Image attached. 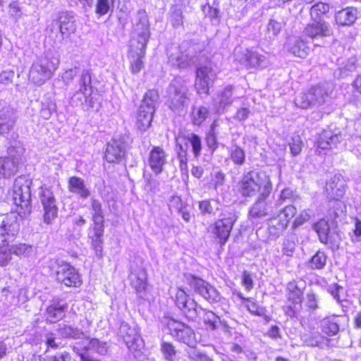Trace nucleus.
<instances>
[{
    "instance_id": "obj_1",
    "label": "nucleus",
    "mask_w": 361,
    "mask_h": 361,
    "mask_svg": "<svg viewBox=\"0 0 361 361\" xmlns=\"http://www.w3.org/2000/svg\"><path fill=\"white\" fill-rule=\"evenodd\" d=\"M134 36L129 44L128 56L130 59V68L133 74L139 73L144 66L143 58L149 36L147 23H137L134 27Z\"/></svg>"
},
{
    "instance_id": "obj_2",
    "label": "nucleus",
    "mask_w": 361,
    "mask_h": 361,
    "mask_svg": "<svg viewBox=\"0 0 361 361\" xmlns=\"http://www.w3.org/2000/svg\"><path fill=\"white\" fill-rule=\"evenodd\" d=\"M272 186L269 177L266 173H257L249 172L245 174L240 182V192L244 197H252L257 192L262 197H268Z\"/></svg>"
},
{
    "instance_id": "obj_3",
    "label": "nucleus",
    "mask_w": 361,
    "mask_h": 361,
    "mask_svg": "<svg viewBox=\"0 0 361 361\" xmlns=\"http://www.w3.org/2000/svg\"><path fill=\"white\" fill-rule=\"evenodd\" d=\"M58 269L54 272L55 281L67 288H78L82 284V276L78 270L66 261H56Z\"/></svg>"
},
{
    "instance_id": "obj_4",
    "label": "nucleus",
    "mask_w": 361,
    "mask_h": 361,
    "mask_svg": "<svg viewBox=\"0 0 361 361\" xmlns=\"http://www.w3.org/2000/svg\"><path fill=\"white\" fill-rule=\"evenodd\" d=\"M188 88L186 81L180 78H175L168 87L166 104L173 111L182 109L187 105Z\"/></svg>"
},
{
    "instance_id": "obj_5",
    "label": "nucleus",
    "mask_w": 361,
    "mask_h": 361,
    "mask_svg": "<svg viewBox=\"0 0 361 361\" xmlns=\"http://www.w3.org/2000/svg\"><path fill=\"white\" fill-rule=\"evenodd\" d=\"M30 181L25 178H18L13 185V201L18 209V212L25 214L30 212L31 192Z\"/></svg>"
},
{
    "instance_id": "obj_6",
    "label": "nucleus",
    "mask_w": 361,
    "mask_h": 361,
    "mask_svg": "<svg viewBox=\"0 0 361 361\" xmlns=\"http://www.w3.org/2000/svg\"><path fill=\"white\" fill-rule=\"evenodd\" d=\"M162 323L165 326L164 331H169L177 341L185 343L189 348L195 345V334L190 327L172 317H164Z\"/></svg>"
},
{
    "instance_id": "obj_7",
    "label": "nucleus",
    "mask_w": 361,
    "mask_h": 361,
    "mask_svg": "<svg viewBox=\"0 0 361 361\" xmlns=\"http://www.w3.org/2000/svg\"><path fill=\"white\" fill-rule=\"evenodd\" d=\"M156 97L157 92L155 91H148L142 101L136 116L137 126L140 130H145L152 123L155 111Z\"/></svg>"
},
{
    "instance_id": "obj_8",
    "label": "nucleus",
    "mask_w": 361,
    "mask_h": 361,
    "mask_svg": "<svg viewBox=\"0 0 361 361\" xmlns=\"http://www.w3.org/2000/svg\"><path fill=\"white\" fill-rule=\"evenodd\" d=\"M326 192L327 196L334 200L332 203L334 207H336V209L334 212V215L331 216V218L336 219L340 216L343 212V208H345L343 203L338 201L345 192L344 180L341 175L334 176L331 180L326 183Z\"/></svg>"
},
{
    "instance_id": "obj_9",
    "label": "nucleus",
    "mask_w": 361,
    "mask_h": 361,
    "mask_svg": "<svg viewBox=\"0 0 361 361\" xmlns=\"http://www.w3.org/2000/svg\"><path fill=\"white\" fill-rule=\"evenodd\" d=\"M39 197L43 207V222L51 224L58 215V207L51 188L46 185L39 187Z\"/></svg>"
},
{
    "instance_id": "obj_10",
    "label": "nucleus",
    "mask_w": 361,
    "mask_h": 361,
    "mask_svg": "<svg viewBox=\"0 0 361 361\" xmlns=\"http://www.w3.org/2000/svg\"><path fill=\"white\" fill-rule=\"evenodd\" d=\"M16 233V229L4 221L0 226V267L6 266L12 259L9 242L15 239Z\"/></svg>"
},
{
    "instance_id": "obj_11",
    "label": "nucleus",
    "mask_w": 361,
    "mask_h": 361,
    "mask_svg": "<svg viewBox=\"0 0 361 361\" xmlns=\"http://www.w3.org/2000/svg\"><path fill=\"white\" fill-rule=\"evenodd\" d=\"M238 219L235 212H230L227 215L217 220L212 228V232L215 235L218 243L222 246L226 244L230 233L233 229V225Z\"/></svg>"
},
{
    "instance_id": "obj_12",
    "label": "nucleus",
    "mask_w": 361,
    "mask_h": 361,
    "mask_svg": "<svg viewBox=\"0 0 361 361\" xmlns=\"http://www.w3.org/2000/svg\"><path fill=\"white\" fill-rule=\"evenodd\" d=\"M187 47L188 43L183 42L179 47L173 44L167 48L169 61L172 66L185 68L195 63L194 57L190 55V51L186 50Z\"/></svg>"
},
{
    "instance_id": "obj_13",
    "label": "nucleus",
    "mask_w": 361,
    "mask_h": 361,
    "mask_svg": "<svg viewBox=\"0 0 361 361\" xmlns=\"http://www.w3.org/2000/svg\"><path fill=\"white\" fill-rule=\"evenodd\" d=\"M188 281L190 288L208 302L212 303L220 300L221 295L218 290L205 281L192 275L189 276Z\"/></svg>"
},
{
    "instance_id": "obj_14",
    "label": "nucleus",
    "mask_w": 361,
    "mask_h": 361,
    "mask_svg": "<svg viewBox=\"0 0 361 361\" xmlns=\"http://www.w3.org/2000/svg\"><path fill=\"white\" fill-rule=\"evenodd\" d=\"M216 71L211 63L198 68L196 71L195 87L198 94H208L209 87L216 78Z\"/></svg>"
},
{
    "instance_id": "obj_15",
    "label": "nucleus",
    "mask_w": 361,
    "mask_h": 361,
    "mask_svg": "<svg viewBox=\"0 0 361 361\" xmlns=\"http://www.w3.org/2000/svg\"><path fill=\"white\" fill-rule=\"evenodd\" d=\"M92 226L90 228L88 239L92 248L97 255L101 256L103 250L104 219L92 220Z\"/></svg>"
},
{
    "instance_id": "obj_16",
    "label": "nucleus",
    "mask_w": 361,
    "mask_h": 361,
    "mask_svg": "<svg viewBox=\"0 0 361 361\" xmlns=\"http://www.w3.org/2000/svg\"><path fill=\"white\" fill-rule=\"evenodd\" d=\"M175 302L188 318L190 319L196 318L197 315V303L194 300L188 299L185 290L178 289L176 291Z\"/></svg>"
},
{
    "instance_id": "obj_17",
    "label": "nucleus",
    "mask_w": 361,
    "mask_h": 361,
    "mask_svg": "<svg viewBox=\"0 0 361 361\" xmlns=\"http://www.w3.org/2000/svg\"><path fill=\"white\" fill-rule=\"evenodd\" d=\"M343 140V136L338 129H326L319 135L317 147L322 149L336 147Z\"/></svg>"
},
{
    "instance_id": "obj_18",
    "label": "nucleus",
    "mask_w": 361,
    "mask_h": 361,
    "mask_svg": "<svg viewBox=\"0 0 361 361\" xmlns=\"http://www.w3.org/2000/svg\"><path fill=\"white\" fill-rule=\"evenodd\" d=\"M267 197L259 196L257 200L250 208L249 217L252 223L257 222V220L266 216L274 215L272 206L266 202Z\"/></svg>"
},
{
    "instance_id": "obj_19",
    "label": "nucleus",
    "mask_w": 361,
    "mask_h": 361,
    "mask_svg": "<svg viewBox=\"0 0 361 361\" xmlns=\"http://www.w3.org/2000/svg\"><path fill=\"white\" fill-rule=\"evenodd\" d=\"M233 89L234 87L232 85H228L219 92L213 99V106L217 113H224L227 108L231 106L234 99L233 96Z\"/></svg>"
},
{
    "instance_id": "obj_20",
    "label": "nucleus",
    "mask_w": 361,
    "mask_h": 361,
    "mask_svg": "<svg viewBox=\"0 0 361 361\" xmlns=\"http://www.w3.org/2000/svg\"><path fill=\"white\" fill-rule=\"evenodd\" d=\"M53 302L48 305L45 310L47 320L50 323H56L61 321L65 317L68 309V304L61 303L59 299L53 300Z\"/></svg>"
},
{
    "instance_id": "obj_21",
    "label": "nucleus",
    "mask_w": 361,
    "mask_h": 361,
    "mask_svg": "<svg viewBox=\"0 0 361 361\" xmlns=\"http://www.w3.org/2000/svg\"><path fill=\"white\" fill-rule=\"evenodd\" d=\"M59 30L62 35L69 37L76 31V23L72 12H61L57 17Z\"/></svg>"
},
{
    "instance_id": "obj_22",
    "label": "nucleus",
    "mask_w": 361,
    "mask_h": 361,
    "mask_svg": "<svg viewBox=\"0 0 361 361\" xmlns=\"http://www.w3.org/2000/svg\"><path fill=\"white\" fill-rule=\"evenodd\" d=\"M305 29L304 33L312 39L330 36L332 30L328 23L322 20H314Z\"/></svg>"
},
{
    "instance_id": "obj_23",
    "label": "nucleus",
    "mask_w": 361,
    "mask_h": 361,
    "mask_svg": "<svg viewBox=\"0 0 361 361\" xmlns=\"http://www.w3.org/2000/svg\"><path fill=\"white\" fill-rule=\"evenodd\" d=\"M302 341L308 346L324 349L331 346V340L319 332L312 330L301 336Z\"/></svg>"
},
{
    "instance_id": "obj_24",
    "label": "nucleus",
    "mask_w": 361,
    "mask_h": 361,
    "mask_svg": "<svg viewBox=\"0 0 361 361\" xmlns=\"http://www.w3.org/2000/svg\"><path fill=\"white\" fill-rule=\"evenodd\" d=\"M124 155V149H123L120 141L112 140L107 142L104 154V159L109 163L119 162Z\"/></svg>"
},
{
    "instance_id": "obj_25",
    "label": "nucleus",
    "mask_w": 361,
    "mask_h": 361,
    "mask_svg": "<svg viewBox=\"0 0 361 361\" xmlns=\"http://www.w3.org/2000/svg\"><path fill=\"white\" fill-rule=\"evenodd\" d=\"M305 287V282L302 280L289 282L287 285L288 300L295 305H300L302 302V298Z\"/></svg>"
},
{
    "instance_id": "obj_26",
    "label": "nucleus",
    "mask_w": 361,
    "mask_h": 361,
    "mask_svg": "<svg viewBox=\"0 0 361 361\" xmlns=\"http://www.w3.org/2000/svg\"><path fill=\"white\" fill-rule=\"evenodd\" d=\"M130 285L137 293H141L147 290V277L146 271L143 269H137L130 274Z\"/></svg>"
},
{
    "instance_id": "obj_27",
    "label": "nucleus",
    "mask_w": 361,
    "mask_h": 361,
    "mask_svg": "<svg viewBox=\"0 0 361 361\" xmlns=\"http://www.w3.org/2000/svg\"><path fill=\"white\" fill-rule=\"evenodd\" d=\"M68 191L77 195L79 197L86 199L90 195V191L87 188L85 181L80 177L73 176L68 180Z\"/></svg>"
},
{
    "instance_id": "obj_28",
    "label": "nucleus",
    "mask_w": 361,
    "mask_h": 361,
    "mask_svg": "<svg viewBox=\"0 0 361 361\" xmlns=\"http://www.w3.org/2000/svg\"><path fill=\"white\" fill-rule=\"evenodd\" d=\"M357 18V11L354 7H347L336 13L335 19L337 24L343 26L353 25Z\"/></svg>"
},
{
    "instance_id": "obj_29",
    "label": "nucleus",
    "mask_w": 361,
    "mask_h": 361,
    "mask_svg": "<svg viewBox=\"0 0 361 361\" xmlns=\"http://www.w3.org/2000/svg\"><path fill=\"white\" fill-rule=\"evenodd\" d=\"M307 44V41L302 37L295 38L288 44V50L295 56L304 59L310 51Z\"/></svg>"
},
{
    "instance_id": "obj_30",
    "label": "nucleus",
    "mask_w": 361,
    "mask_h": 361,
    "mask_svg": "<svg viewBox=\"0 0 361 361\" xmlns=\"http://www.w3.org/2000/svg\"><path fill=\"white\" fill-rule=\"evenodd\" d=\"M245 56L247 65L250 67L263 68L269 65L267 57L255 51L247 50Z\"/></svg>"
},
{
    "instance_id": "obj_31",
    "label": "nucleus",
    "mask_w": 361,
    "mask_h": 361,
    "mask_svg": "<svg viewBox=\"0 0 361 361\" xmlns=\"http://www.w3.org/2000/svg\"><path fill=\"white\" fill-rule=\"evenodd\" d=\"M319 327L322 332L328 336H335L339 331V325L335 317H326L322 319Z\"/></svg>"
},
{
    "instance_id": "obj_32",
    "label": "nucleus",
    "mask_w": 361,
    "mask_h": 361,
    "mask_svg": "<svg viewBox=\"0 0 361 361\" xmlns=\"http://www.w3.org/2000/svg\"><path fill=\"white\" fill-rule=\"evenodd\" d=\"M296 212L297 209L294 206L288 205L276 214L274 213V218H276V221L279 224H283V226L287 228L290 219L295 216Z\"/></svg>"
},
{
    "instance_id": "obj_33",
    "label": "nucleus",
    "mask_w": 361,
    "mask_h": 361,
    "mask_svg": "<svg viewBox=\"0 0 361 361\" xmlns=\"http://www.w3.org/2000/svg\"><path fill=\"white\" fill-rule=\"evenodd\" d=\"M209 116V110L204 106H193L191 111V121L195 126H200Z\"/></svg>"
},
{
    "instance_id": "obj_34",
    "label": "nucleus",
    "mask_w": 361,
    "mask_h": 361,
    "mask_svg": "<svg viewBox=\"0 0 361 361\" xmlns=\"http://www.w3.org/2000/svg\"><path fill=\"white\" fill-rule=\"evenodd\" d=\"M310 94H312V99L314 105H322L326 102L328 93L323 86L317 85L311 87L309 90Z\"/></svg>"
},
{
    "instance_id": "obj_35",
    "label": "nucleus",
    "mask_w": 361,
    "mask_h": 361,
    "mask_svg": "<svg viewBox=\"0 0 361 361\" xmlns=\"http://www.w3.org/2000/svg\"><path fill=\"white\" fill-rule=\"evenodd\" d=\"M283 27V23L271 19L266 27L265 37L267 40L271 41L276 39Z\"/></svg>"
},
{
    "instance_id": "obj_36",
    "label": "nucleus",
    "mask_w": 361,
    "mask_h": 361,
    "mask_svg": "<svg viewBox=\"0 0 361 361\" xmlns=\"http://www.w3.org/2000/svg\"><path fill=\"white\" fill-rule=\"evenodd\" d=\"M59 61L54 62L51 59H46L41 62L39 72L47 78H50L58 68Z\"/></svg>"
},
{
    "instance_id": "obj_37",
    "label": "nucleus",
    "mask_w": 361,
    "mask_h": 361,
    "mask_svg": "<svg viewBox=\"0 0 361 361\" xmlns=\"http://www.w3.org/2000/svg\"><path fill=\"white\" fill-rule=\"evenodd\" d=\"M78 91L85 97L90 96L92 92V78L90 73L86 71L82 73L80 79V88Z\"/></svg>"
},
{
    "instance_id": "obj_38",
    "label": "nucleus",
    "mask_w": 361,
    "mask_h": 361,
    "mask_svg": "<svg viewBox=\"0 0 361 361\" xmlns=\"http://www.w3.org/2000/svg\"><path fill=\"white\" fill-rule=\"evenodd\" d=\"M11 255H15L20 258L27 257L31 255L32 245L26 243H18L10 247Z\"/></svg>"
},
{
    "instance_id": "obj_39",
    "label": "nucleus",
    "mask_w": 361,
    "mask_h": 361,
    "mask_svg": "<svg viewBox=\"0 0 361 361\" xmlns=\"http://www.w3.org/2000/svg\"><path fill=\"white\" fill-rule=\"evenodd\" d=\"M268 229L270 238L276 239L282 234V233L286 229V227L283 226V224H279L278 221H276V218H274V215H273V216L269 219Z\"/></svg>"
},
{
    "instance_id": "obj_40",
    "label": "nucleus",
    "mask_w": 361,
    "mask_h": 361,
    "mask_svg": "<svg viewBox=\"0 0 361 361\" xmlns=\"http://www.w3.org/2000/svg\"><path fill=\"white\" fill-rule=\"evenodd\" d=\"M186 353L189 359L192 361H214L205 353L195 348L194 345L186 350Z\"/></svg>"
},
{
    "instance_id": "obj_41",
    "label": "nucleus",
    "mask_w": 361,
    "mask_h": 361,
    "mask_svg": "<svg viewBox=\"0 0 361 361\" xmlns=\"http://www.w3.org/2000/svg\"><path fill=\"white\" fill-rule=\"evenodd\" d=\"M314 230L317 233L322 243H327L329 240V226L325 220L322 219L314 225Z\"/></svg>"
},
{
    "instance_id": "obj_42",
    "label": "nucleus",
    "mask_w": 361,
    "mask_h": 361,
    "mask_svg": "<svg viewBox=\"0 0 361 361\" xmlns=\"http://www.w3.org/2000/svg\"><path fill=\"white\" fill-rule=\"evenodd\" d=\"M326 263V256L324 252H317L310 261V266L312 269H322Z\"/></svg>"
},
{
    "instance_id": "obj_43",
    "label": "nucleus",
    "mask_w": 361,
    "mask_h": 361,
    "mask_svg": "<svg viewBox=\"0 0 361 361\" xmlns=\"http://www.w3.org/2000/svg\"><path fill=\"white\" fill-rule=\"evenodd\" d=\"M312 94H310L309 91L300 94L295 100L296 106L302 109H307L311 106H314L312 99Z\"/></svg>"
},
{
    "instance_id": "obj_44",
    "label": "nucleus",
    "mask_w": 361,
    "mask_h": 361,
    "mask_svg": "<svg viewBox=\"0 0 361 361\" xmlns=\"http://www.w3.org/2000/svg\"><path fill=\"white\" fill-rule=\"evenodd\" d=\"M231 159L235 164L243 165L245 160L244 150L238 146H233L230 150Z\"/></svg>"
},
{
    "instance_id": "obj_45",
    "label": "nucleus",
    "mask_w": 361,
    "mask_h": 361,
    "mask_svg": "<svg viewBox=\"0 0 361 361\" xmlns=\"http://www.w3.org/2000/svg\"><path fill=\"white\" fill-rule=\"evenodd\" d=\"M304 304L309 312H313L319 308V298L314 293L310 291L304 298Z\"/></svg>"
},
{
    "instance_id": "obj_46",
    "label": "nucleus",
    "mask_w": 361,
    "mask_h": 361,
    "mask_svg": "<svg viewBox=\"0 0 361 361\" xmlns=\"http://www.w3.org/2000/svg\"><path fill=\"white\" fill-rule=\"evenodd\" d=\"M329 11V4L323 2H319L312 6L310 15L313 20H317L320 18L321 15L326 13Z\"/></svg>"
},
{
    "instance_id": "obj_47",
    "label": "nucleus",
    "mask_w": 361,
    "mask_h": 361,
    "mask_svg": "<svg viewBox=\"0 0 361 361\" xmlns=\"http://www.w3.org/2000/svg\"><path fill=\"white\" fill-rule=\"evenodd\" d=\"M213 200H203L198 202V207L202 215H214L218 210L217 207L212 205Z\"/></svg>"
},
{
    "instance_id": "obj_48",
    "label": "nucleus",
    "mask_w": 361,
    "mask_h": 361,
    "mask_svg": "<svg viewBox=\"0 0 361 361\" xmlns=\"http://www.w3.org/2000/svg\"><path fill=\"white\" fill-rule=\"evenodd\" d=\"M161 350L164 355V358L168 361H173L176 355V350L175 347L171 343L163 342L161 343Z\"/></svg>"
},
{
    "instance_id": "obj_49",
    "label": "nucleus",
    "mask_w": 361,
    "mask_h": 361,
    "mask_svg": "<svg viewBox=\"0 0 361 361\" xmlns=\"http://www.w3.org/2000/svg\"><path fill=\"white\" fill-rule=\"evenodd\" d=\"M91 209L93 212L92 215V220L104 219L102 206L98 200L92 199Z\"/></svg>"
},
{
    "instance_id": "obj_50",
    "label": "nucleus",
    "mask_w": 361,
    "mask_h": 361,
    "mask_svg": "<svg viewBox=\"0 0 361 361\" xmlns=\"http://www.w3.org/2000/svg\"><path fill=\"white\" fill-rule=\"evenodd\" d=\"M312 216V212L310 209L302 210L295 219L293 226L298 228L308 221Z\"/></svg>"
},
{
    "instance_id": "obj_51",
    "label": "nucleus",
    "mask_w": 361,
    "mask_h": 361,
    "mask_svg": "<svg viewBox=\"0 0 361 361\" xmlns=\"http://www.w3.org/2000/svg\"><path fill=\"white\" fill-rule=\"evenodd\" d=\"M238 296L243 300L247 301V308L252 314L258 316H262L264 314V309L258 306L255 302L252 301L250 298H244L241 294H239Z\"/></svg>"
},
{
    "instance_id": "obj_52",
    "label": "nucleus",
    "mask_w": 361,
    "mask_h": 361,
    "mask_svg": "<svg viewBox=\"0 0 361 361\" xmlns=\"http://www.w3.org/2000/svg\"><path fill=\"white\" fill-rule=\"evenodd\" d=\"M357 60L355 57L350 58L343 67L339 68L340 76H346L350 72H353L356 68Z\"/></svg>"
},
{
    "instance_id": "obj_53",
    "label": "nucleus",
    "mask_w": 361,
    "mask_h": 361,
    "mask_svg": "<svg viewBox=\"0 0 361 361\" xmlns=\"http://www.w3.org/2000/svg\"><path fill=\"white\" fill-rule=\"evenodd\" d=\"M188 140L192 145V151L195 157H197L202 150L201 139L195 134H191L188 137Z\"/></svg>"
},
{
    "instance_id": "obj_54",
    "label": "nucleus",
    "mask_w": 361,
    "mask_h": 361,
    "mask_svg": "<svg viewBox=\"0 0 361 361\" xmlns=\"http://www.w3.org/2000/svg\"><path fill=\"white\" fill-rule=\"evenodd\" d=\"M14 123V121H7L6 114H0V134L4 135L10 132L13 129Z\"/></svg>"
},
{
    "instance_id": "obj_55",
    "label": "nucleus",
    "mask_w": 361,
    "mask_h": 361,
    "mask_svg": "<svg viewBox=\"0 0 361 361\" xmlns=\"http://www.w3.org/2000/svg\"><path fill=\"white\" fill-rule=\"evenodd\" d=\"M349 235L353 243H355L361 241V221L359 219H355L354 228Z\"/></svg>"
},
{
    "instance_id": "obj_56",
    "label": "nucleus",
    "mask_w": 361,
    "mask_h": 361,
    "mask_svg": "<svg viewBox=\"0 0 361 361\" xmlns=\"http://www.w3.org/2000/svg\"><path fill=\"white\" fill-rule=\"evenodd\" d=\"M187 204L183 202L180 197L173 196L171 197L169 202V209L173 211L178 212L183 208Z\"/></svg>"
},
{
    "instance_id": "obj_57",
    "label": "nucleus",
    "mask_w": 361,
    "mask_h": 361,
    "mask_svg": "<svg viewBox=\"0 0 361 361\" xmlns=\"http://www.w3.org/2000/svg\"><path fill=\"white\" fill-rule=\"evenodd\" d=\"M225 182V174L221 171L216 172L212 179V183L216 191H218L219 188L224 185Z\"/></svg>"
},
{
    "instance_id": "obj_58",
    "label": "nucleus",
    "mask_w": 361,
    "mask_h": 361,
    "mask_svg": "<svg viewBox=\"0 0 361 361\" xmlns=\"http://www.w3.org/2000/svg\"><path fill=\"white\" fill-rule=\"evenodd\" d=\"M110 8L109 0H97L95 11L99 16L106 15Z\"/></svg>"
},
{
    "instance_id": "obj_59",
    "label": "nucleus",
    "mask_w": 361,
    "mask_h": 361,
    "mask_svg": "<svg viewBox=\"0 0 361 361\" xmlns=\"http://www.w3.org/2000/svg\"><path fill=\"white\" fill-rule=\"evenodd\" d=\"M71 354L69 352L63 351L49 356L47 361H71Z\"/></svg>"
},
{
    "instance_id": "obj_60",
    "label": "nucleus",
    "mask_w": 361,
    "mask_h": 361,
    "mask_svg": "<svg viewBox=\"0 0 361 361\" xmlns=\"http://www.w3.org/2000/svg\"><path fill=\"white\" fill-rule=\"evenodd\" d=\"M171 22L174 27H178L183 23V16L180 9L174 8L171 15Z\"/></svg>"
},
{
    "instance_id": "obj_61",
    "label": "nucleus",
    "mask_w": 361,
    "mask_h": 361,
    "mask_svg": "<svg viewBox=\"0 0 361 361\" xmlns=\"http://www.w3.org/2000/svg\"><path fill=\"white\" fill-rule=\"evenodd\" d=\"M14 73L11 71H3L0 73V87L8 85L13 82Z\"/></svg>"
},
{
    "instance_id": "obj_62",
    "label": "nucleus",
    "mask_w": 361,
    "mask_h": 361,
    "mask_svg": "<svg viewBox=\"0 0 361 361\" xmlns=\"http://www.w3.org/2000/svg\"><path fill=\"white\" fill-rule=\"evenodd\" d=\"M219 319V317L212 312H207L204 316V322L209 325L212 329L216 328Z\"/></svg>"
},
{
    "instance_id": "obj_63",
    "label": "nucleus",
    "mask_w": 361,
    "mask_h": 361,
    "mask_svg": "<svg viewBox=\"0 0 361 361\" xmlns=\"http://www.w3.org/2000/svg\"><path fill=\"white\" fill-rule=\"evenodd\" d=\"M290 152L293 155H298L302 149V141L299 136L293 137L289 144Z\"/></svg>"
},
{
    "instance_id": "obj_64",
    "label": "nucleus",
    "mask_w": 361,
    "mask_h": 361,
    "mask_svg": "<svg viewBox=\"0 0 361 361\" xmlns=\"http://www.w3.org/2000/svg\"><path fill=\"white\" fill-rule=\"evenodd\" d=\"M250 114V111L248 108L242 107L238 109L234 118L239 121H243L248 118Z\"/></svg>"
}]
</instances>
